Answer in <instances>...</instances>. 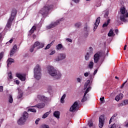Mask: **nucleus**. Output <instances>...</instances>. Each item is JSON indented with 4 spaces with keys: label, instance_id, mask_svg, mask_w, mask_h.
I'll return each instance as SVG.
<instances>
[{
    "label": "nucleus",
    "instance_id": "2",
    "mask_svg": "<svg viewBox=\"0 0 128 128\" xmlns=\"http://www.w3.org/2000/svg\"><path fill=\"white\" fill-rule=\"evenodd\" d=\"M54 6L52 4H47L40 10V13L44 16V18H46V16H48V12H50V10H52Z\"/></svg>",
    "mask_w": 128,
    "mask_h": 128
},
{
    "label": "nucleus",
    "instance_id": "47",
    "mask_svg": "<svg viewBox=\"0 0 128 128\" xmlns=\"http://www.w3.org/2000/svg\"><path fill=\"white\" fill-rule=\"evenodd\" d=\"M52 46H50V44H48L44 48V50H48V48H50V47Z\"/></svg>",
    "mask_w": 128,
    "mask_h": 128
},
{
    "label": "nucleus",
    "instance_id": "8",
    "mask_svg": "<svg viewBox=\"0 0 128 128\" xmlns=\"http://www.w3.org/2000/svg\"><path fill=\"white\" fill-rule=\"evenodd\" d=\"M78 102H75L70 108V110L72 112H74L78 110Z\"/></svg>",
    "mask_w": 128,
    "mask_h": 128
},
{
    "label": "nucleus",
    "instance_id": "17",
    "mask_svg": "<svg viewBox=\"0 0 128 128\" xmlns=\"http://www.w3.org/2000/svg\"><path fill=\"white\" fill-rule=\"evenodd\" d=\"M16 50H18V46H16V45H14L13 46V48H12V50H10V57L12 56H14V54H16Z\"/></svg>",
    "mask_w": 128,
    "mask_h": 128
},
{
    "label": "nucleus",
    "instance_id": "7",
    "mask_svg": "<svg viewBox=\"0 0 128 128\" xmlns=\"http://www.w3.org/2000/svg\"><path fill=\"white\" fill-rule=\"evenodd\" d=\"M66 54L65 53H60L58 54L57 57L55 58L56 62H61L66 60Z\"/></svg>",
    "mask_w": 128,
    "mask_h": 128
},
{
    "label": "nucleus",
    "instance_id": "39",
    "mask_svg": "<svg viewBox=\"0 0 128 128\" xmlns=\"http://www.w3.org/2000/svg\"><path fill=\"white\" fill-rule=\"evenodd\" d=\"M36 112V110L34 108H30L28 110V112Z\"/></svg>",
    "mask_w": 128,
    "mask_h": 128
},
{
    "label": "nucleus",
    "instance_id": "11",
    "mask_svg": "<svg viewBox=\"0 0 128 128\" xmlns=\"http://www.w3.org/2000/svg\"><path fill=\"white\" fill-rule=\"evenodd\" d=\"M90 90H92V87H90V86H89L86 88V92H84V98L81 100L82 102H84L86 101L87 98L86 96V94H88V92H90Z\"/></svg>",
    "mask_w": 128,
    "mask_h": 128
},
{
    "label": "nucleus",
    "instance_id": "16",
    "mask_svg": "<svg viewBox=\"0 0 128 128\" xmlns=\"http://www.w3.org/2000/svg\"><path fill=\"white\" fill-rule=\"evenodd\" d=\"M56 50H66V48L62 46V44H59L56 46Z\"/></svg>",
    "mask_w": 128,
    "mask_h": 128
},
{
    "label": "nucleus",
    "instance_id": "62",
    "mask_svg": "<svg viewBox=\"0 0 128 128\" xmlns=\"http://www.w3.org/2000/svg\"><path fill=\"white\" fill-rule=\"evenodd\" d=\"M126 12V14H125V18H128V12Z\"/></svg>",
    "mask_w": 128,
    "mask_h": 128
},
{
    "label": "nucleus",
    "instance_id": "46",
    "mask_svg": "<svg viewBox=\"0 0 128 128\" xmlns=\"http://www.w3.org/2000/svg\"><path fill=\"white\" fill-rule=\"evenodd\" d=\"M66 42H72V40L70 38H67L66 39Z\"/></svg>",
    "mask_w": 128,
    "mask_h": 128
},
{
    "label": "nucleus",
    "instance_id": "6",
    "mask_svg": "<svg viewBox=\"0 0 128 128\" xmlns=\"http://www.w3.org/2000/svg\"><path fill=\"white\" fill-rule=\"evenodd\" d=\"M62 20H64V18H62L60 20H58L54 22L51 23L50 24L46 26L47 30H50V28H54V26H58V24L60 22H62Z\"/></svg>",
    "mask_w": 128,
    "mask_h": 128
},
{
    "label": "nucleus",
    "instance_id": "10",
    "mask_svg": "<svg viewBox=\"0 0 128 128\" xmlns=\"http://www.w3.org/2000/svg\"><path fill=\"white\" fill-rule=\"evenodd\" d=\"M38 98L41 100V102H50V98H48L44 96L38 95Z\"/></svg>",
    "mask_w": 128,
    "mask_h": 128
},
{
    "label": "nucleus",
    "instance_id": "34",
    "mask_svg": "<svg viewBox=\"0 0 128 128\" xmlns=\"http://www.w3.org/2000/svg\"><path fill=\"white\" fill-rule=\"evenodd\" d=\"M74 26L76 28H80L82 26V22H78L75 24Z\"/></svg>",
    "mask_w": 128,
    "mask_h": 128
},
{
    "label": "nucleus",
    "instance_id": "51",
    "mask_svg": "<svg viewBox=\"0 0 128 128\" xmlns=\"http://www.w3.org/2000/svg\"><path fill=\"white\" fill-rule=\"evenodd\" d=\"M22 94H18V96H17V98H22Z\"/></svg>",
    "mask_w": 128,
    "mask_h": 128
},
{
    "label": "nucleus",
    "instance_id": "22",
    "mask_svg": "<svg viewBox=\"0 0 128 128\" xmlns=\"http://www.w3.org/2000/svg\"><path fill=\"white\" fill-rule=\"evenodd\" d=\"M126 104H128V100H124L123 102L118 104V106H126Z\"/></svg>",
    "mask_w": 128,
    "mask_h": 128
},
{
    "label": "nucleus",
    "instance_id": "12",
    "mask_svg": "<svg viewBox=\"0 0 128 128\" xmlns=\"http://www.w3.org/2000/svg\"><path fill=\"white\" fill-rule=\"evenodd\" d=\"M100 17H98L96 20L95 23L94 25V32H96V30L98 28V24H100Z\"/></svg>",
    "mask_w": 128,
    "mask_h": 128
},
{
    "label": "nucleus",
    "instance_id": "32",
    "mask_svg": "<svg viewBox=\"0 0 128 128\" xmlns=\"http://www.w3.org/2000/svg\"><path fill=\"white\" fill-rule=\"evenodd\" d=\"M110 20L108 19L107 20V22H106L103 24V28H106V26H108V24H110Z\"/></svg>",
    "mask_w": 128,
    "mask_h": 128
},
{
    "label": "nucleus",
    "instance_id": "54",
    "mask_svg": "<svg viewBox=\"0 0 128 128\" xmlns=\"http://www.w3.org/2000/svg\"><path fill=\"white\" fill-rule=\"evenodd\" d=\"M40 119L38 118V119L36 120L35 124H38V122H40Z\"/></svg>",
    "mask_w": 128,
    "mask_h": 128
},
{
    "label": "nucleus",
    "instance_id": "33",
    "mask_svg": "<svg viewBox=\"0 0 128 128\" xmlns=\"http://www.w3.org/2000/svg\"><path fill=\"white\" fill-rule=\"evenodd\" d=\"M8 102L10 104H12V102H14V99L12 98V95L9 96Z\"/></svg>",
    "mask_w": 128,
    "mask_h": 128
},
{
    "label": "nucleus",
    "instance_id": "50",
    "mask_svg": "<svg viewBox=\"0 0 128 128\" xmlns=\"http://www.w3.org/2000/svg\"><path fill=\"white\" fill-rule=\"evenodd\" d=\"M4 58V52L0 53V60Z\"/></svg>",
    "mask_w": 128,
    "mask_h": 128
},
{
    "label": "nucleus",
    "instance_id": "20",
    "mask_svg": "<svg viewBox=\"0 0 128 128\" xmlns=\"http://www.w3.org/2000/svg\"><path fill=\"white\" fill-rule=\"evenodd\" d=\"M94 62H90L88 66V68H90V70H92V68H94Z\"/></svg>",
    "mask_w": 128,
    "mask_h": 128
},
{
    "label": "nucleus",
    "instance_id": "27",
    "mask_svg": "<svg viewBox=\"0 0 128 128\" xmlns=\"http://www.w3.org/2000/svg\"><path fill=\"white\" fill-rule=\"evenodd\" d=\"M90 80H87L86 82L84 84V90H86V88H88V86L90 85Z\"/></svg>",
    "mask_w": 128,
    "mask_h": 128
},
{
    "label": "nucleus",
    "instance_id": "26",
    "mask_svg": "<svg viewBox=\"0 0 128 128\" xmlns=\"http://www.w3.org/2000/svg\"><path fill=\"white\" fill-rule=\"evenodd\" d=\"M7 66H8L12 64V62H14V59L12 58H9L8 60H7Z\"/></svg>",
    "mask_w": 128,
    "mask_h": 128
},
{
    "label": "nucleus",
    "instance_id": "23",
    "mask_svg": "<svg viewBox=\"0 0 128 128\" xmlns=\"http://www.w3.org/2000/svg\"><path fill=\"white\" fill-rule=\"evenodd\" d=\"M60 113L59 111H55L54 112V116H55V118H60Z\"/></svg>",
    "mask_w": 128,
    "mask_h": 128
},
{
    "label": "nucleus",
    "instance_id": "58",
    "mask_svg": "<svg viewBox=\"0 0 128 128\" xmlns=\"http://www.w3.org/2000/svg\"><path fill=\"white\" fill-rule=\"evenodd\" d=\"M128 82V80H126L122 86V88H124V84H126V82Z\"/></svg>",
    "mask_w": 128,
    "mask_h": 128
},
{
    "label": "nucleus",
    "instance_id": "53",
    "mask_svg": "<svg viewBox=\"0 0 128 128\" xmlns=\"http://www.w3.org/2000/svg\"><path fill=\"white\" fill-rule=\"evenodd\" d=\"M56 54V50H52L50 54V56H52V54Z\"/></svg>",
    "mask_w": 128,
    "mask_h": 128
},
{
    "label": "nucleus",
    "instance_id": "44",
    "mask_svg": "<svg viewBox=\"0 0 128 128\" xmlns=\"http://www.w3.org/2000/svg\"><path fill=\"white\" fill-rule=\"evenodd\" d=\"M41 128H50V126L46 124H43V125H42Z\"/></svg>",
    "mask_w": 128,
    "mask_h": 128
},
{
    "label": "nucleus",
    "instance_id": "25",
    "mask_svg": "<svg viewBox=\"0 0 128 128\" xmlns=\"http://www.w3.org/2000/svg\"><path fill=\"white\" fill-rule=\"evenodd\" d=\"M66 94H64L63 96H62L60 102L61 104H64V99L66 98Z\"/></svg>",
    "mask_w": 128,
    "mask_h": 128
},
{
    "label": "nucleus",
    "instance_id": "41",
    "mask_svg": "<svg viewBox=\"0 0 128 128\" xmlns=\"http://www.w3.org/2000/svg\"><path fill=\"white\" fill-rule=\"evenodd\" d=\"M88 124L90 128H92V126H94V124H92V120L88 121Z\"/></svg>",
    "mask_w": 128,
    "mask_h": 128
},
{
    "label": "nucleus",
    "instance_id": "24",
    "mask_svg": "<svg viewBox=\"0 0 128 128\" xmlns=\"http://www.w3.org/2000/svg\"><path fill=\"white\" fill-rule=\"evenodd\" d=\"M108 36H114L116 34L114 33V31H112V29H110L109 32L108 34Z\"/></svg>",
    "mask_w": 128,
    "mask_h": 128
},
{
    "label": "nucleus",
    "instance_id": "61",
    "mask_svg": "<svg viewBox=\"0 0 128 128\" xmlns=\"http://www.w3.org/2000/svg\"><path fill=\"white\" fill-rule=\"evenodd\" d=\"M104 100V97H102L100 98V102H102Z\"/></svg>",
    "mask_w": 128,
    "mask_h": 128
},
{
    "label": "nucleus",
    "instance_id": "21",
    "mask_svg": "<svg viewBox=\"0 0 128 128\" xmlns=\"http://www.w3.org/2000/svg\"><path fill=\"white\" fill-rule=\"evenodd\" d=\"M124 96V94H120L116 96L115 98V100H116V102H118L120 100H122V97Z\"/></svg>",
    "mask_w": 128,
    "mask_h": 128
},
{
    "label": "nucleus",
    "instance_id": "4",
    "mask_svg": "<svg viewBox=\"0 0 128 128\" xmlns=\"http://www.w3.org/2000/svg\"><path fill=\"white\" fill-rule=\"evenodd\" d=\"M28 114L26 112H24L22 115V116L20 118L18 119V120L17 122L19 126H24V124H26V120H28Z\"/></svg>",
    "mask_w": 128,
    "mask_h": 128
},
{
    "label": "nucleus",
    "instance_id": "29",
    "mask_svg": "<svg viewBox=\"0 0 128 128\" xmlns=\"http://www.w3.org/2000/svg\"><path fill=\"white\" fill-rule=\"evenodd\" d=\"M50 111H49L48 112H46V113H45L42 116V118H46L47 116H48L50 115Z\"/></svg>",
    "mask_w": 128,
    "mask_h": 128
},
{
    "label": "nucleus",
    "instance_id": "31",
    "mask_svg": "<svg viewBox=\"0 0 128 128\" xmlns=\"http://www.w3.org/2000/svg\"><path fill=\"white\" fill-rule=\"evenodd\" d=\"M36 30V26H33L32 27V28H31V30H30V34H34V30Z\"/></svg>",
    "mask_w": 128,
    "mask_h": 128
},
{
    "label": "nucleus",
    "instance_id": "30",
    "mask_svg": "<svg viewBox=\"0 0 128 128\" xmlns=\"http://www.w3.org/2000/svg\"><path fill=\"white\" fill-rule=\"evenodd\" d=\"M92 54H90V53L87 52L86 55L85 56V60H90V56Z\"/></svg>",
    "mask_w": 128,
    "mask_h": 128
},
{
    "label": "nucleus",
    "instance_id": "1",
    "mask_svg": "<svg viewBox=\"0 0 128 128\" xmlns=\"http://www.w3.org/2000/svg\"><path fill=\"white\" fill-rule=\"evenodd\" d=\"M48 70L49 74L52 76L54 80H60L62 78V73L58 70H56L52 66H48Z\"/></svg>",
    "mask_w": 128,
    "mask_h": 128
},
{
    "label": "nucleus",
    "instance_id": "13",
    "mask_svg": "<svg viewBox=\"0 0 128 128\" xmlns=\"http://www.w3.org/2000/svg\"><path fill=\"white\" fill-rule=\"evenodd\" d=\"M12 18H9L8 22L6 24V26L5 28L6 30H10V27L12 26Z\"/></svg>",
    "mask_w": 128,
    "mask_h": 128
},
{
    "label": "nucleus",
    "instance_id": "64",
    "mask_svg": "<svg viewBox=\"0 0 128 128\" xmlns=\"http://www.w3.org/2000/svg\"><path fill=\"white\" fill-rule=\"evenodd\" d=\"M124 50H126V45H125L124 48Z\"/></svg>",
    "mask_w": 128,
    "mask_h": 128
},
{
    "label": "nucleus",
    "instance_id": "5",
    "mask_svg": "<svg viewBox=\"0 0 128 128\" xmlns=\"http://www.w3.org/2000/svg\"><path fill=\"white\" fill-rule=\"evenodd\" d=\"M120 12L121 13L120 16V20L124 22H128V20L126 18V12H128V11L126 10L124 7H122L120 9Z\"/></svg>",
    "mask_w": 128,
    "mask_h": 128
},
{
    "label": "nucleus",
    "instance_id": "55",
    "mask_svg": "<svg viewBox=\"0 0 128 128\" xmlns=\"http://www.w3.org/2000/svg\"><path fill=\"white\" fill-rule=\"evenodd\" d=\"M4 90V87L2 86H0V92H2Z\"/></svg>",
    "mask_w": 128,
    "mask_h": 128
},
{
    "label": "nucleus",
    "instance_id": "59",
    "mask_svg": "<svg viewBox=\"0 0 128 128\" xmlns=\"http://www.w3.org/2000/svg\"><path fill=\"white\" fill-rule=\"evenodd\" d=\"M96 72H98V70H97V69H96V70H94V76H96Z\"/></svg>",
    "mask_w": 128,
    "mask_h": 128
},
{
    "label": "nucleus",
    "instance_id": "45",
    "mask_svg": "<svg viewBox=\"0 0 128 128\" xmlns=\"http://www.w3.org/2000/svg\"><path fill=\"white\" fill-rule=\"evenodd\" d=\"M39 47L38 48H44V44L43 43H40V45H39Z\"/></svg>",
    "mask_w": 128,
    "mask_h": 128
},
{
    "label": "nucleus",
    "instance_id": "49",
    "mask_svg": "<svg viewBox=\"0 0 128 128\" xmlns=\"http://www.w3.org/2000/svg\"><path fill=\"white\" fill-rule=\"evenodd\" d=\"M101 4H102V2L99 1V2L96 4V6H98V7L100 6Z\"/></svg>",
    "mask_w": 128,
    "mask_h": 128
},
{
    "label": "nucleus",
    "instance_id": "15",
    "mask_svg": "<svg viewBox=\"0 0 128 128\" xmlns=\"http://www.w3.org/2000/svg\"><path fill=\"white\" fill-rule=\"evenodd\" d=\"M16 10L14 9L12 10L11 12V16L9 18H11V20H14V18H16Z\"/></svg>",
    "mask_w": 128,
    "mask_h": 128
},
{
    "label": "nucleus",
    "instance_id": "52",
    "mask_svg": "<svg viewBox=\"0 0 128 128\" xmlns=\"http://www.w3.org/2000/svg\"><path fill=\"white\" fill-rule=\"evenodd\" d=\"M34 48L35 47H34V46H33L31 47V48H30V52H34Z\"/></svg>",
    "mask_w": 128,
    "mask_h": 128
},
{
    "label": "nucleus",
    "instance_id": "18",
    "mask_svg": "<svg viewBox=\"0 0 128 128\" xmlns=\"http://www.w3.org/2000/svg\"><path fill=\"white\" fill-rule=\"evenodd\" d=\"M46 106V104L44 103H39L37 104H36L35 106H32V108H44V106Z\"/></svg>",
    "mask_w": 128,
    "mask_h": 128
},
{
    "label": "nucleus",
    "instance_id": "42",
    "mask_svg": "<svg viewBox=\"0 0 128 128\" xmlns=\"http://www.w3.org/2000/svg\"><path fill=\"white\" fill-rule=\"evenodd\" d=\"M90 74V72H86L84 73V76H86V78Z\"/></svg>",
    "mask_w": 128,
    "mask_h": 128
},
{
    "label": "nucleus",
    "instance_id": "40",
    "mask_svg": "<svg viewBox=\"0 0 128 128\" xmlns=\"http://www.w3.org/2000/svg\"><path fill=\"white\" fill-rule=\"evenodd\" d=\"M40 43L38 42H36L33 45V46H34V48H36V46H40Z\"/></svg>",
    "mask_w": 128,
    "mask_h": 128
},
{
    "label": "nucleus",
    "instance_id": "38",
    "mask_svg": "<svg viewBox=\"0 0 128 128\" xmlns=\"http://www.w3.org/2000/svg\"><path fill=\"white\" fill-rule=\"evenodd\" d=\"M8 78L10 80H12V72H10L8 74Z\"/></svg>",
    "mask_w": 128,
    "mask_h": 128
},
{
    "label": "nucleus",
    "instance_id": "14",
    "mask_svg": "<svg viewBox=\"0 0 128 128\" xmlns=\"http://www.w3.org/2000/svg\"><path fill=\"white\" fill-rule=\"evenodd\" d=\"M16 76L20 78V80H22V82L26 80V75L24 74L17 73L16 74Z\"/></svg>",
    "mask_w": 128,
    "mask_h": 128
},
{
    "label": "nucleus",
    "instance_id": "43",
    "mask_svg": "<svg viewBox=\"0 0 128 128\" xmlns=\"http://www.w3.org/2000/svg\"><path fill=\"white\" fill-rule=\"evenodd\" d=\"M76 80L77 82H78L79 84H80V82H82V78H76Z\"/></svg>",
    "mask_w": 128,
    "mask_h": 128
},
{
    "label": "nucleus",
    "instance_id": "28",
    "mask_svg": "<svg viewBox=\"0 0 128 128\" xmlns=\"http://www.w3.org/2000/svg\"><path fill=\"white\" fill-rule=\"evenodd\" d=\"M84 30L86 32H90V26H88V24H86L84 26Z\"/></svg>",
    "mask_w": 128,
    "mask_h": 128
},
{
    "label": "nucleus",
    "instance_id": "35",
    "mask_svg": "<svg viewBox=\"0 0 128 128\" xmlns=\"http://www.w3.org/2000/svg\"><path fill=\"white\" fill-rule=\"evenodd\" d=\"M102 14H104V17L106 18L108 16V11H104Z\"/></svg>",
    "mask_w": 128,
    "mask_h": 128
},
{
    "label": "nucleus",
    "instance_id": "36",
    "mask_svg": "<svg viewBox=\"0 0 128 128\" xmlns=\"http://www.w3.org/2000/svg\"><path fill=\"white\" fill-rule=\"evenodd\" d=\"M89 54H92V52H94V48L92 47H90L88 50V52Z\"/></svg>",
    "mask_w": 128,
    "mask_h": 128
},
{
    "label": "nucleus",
    "instance_id": "19",
    "mask_svg": "<svg viewBox=\"0 0 128 128\" xmlns=\"http://www.w3.org/2000/svg\"><path fill=\"white\" fill-rule=\"evenodd\" d=\"M100 54H98V53L94 55V62L95 64H98V60H100Z\"/></svg>",
    "mask_w": 128,
    "mask_h": 128
},
{
    "label": "nucleus",
    "instance_id": "3",
    "mask_svg": "<svg viewBox=\"0 0 128 128\" xmlns=\"http://www.w3.org/2000/svg\"><path fill=\"white\" fill-rule=\"evenodd\" d=\"M34 76L38 80L42 78V69L38 64H37L34 68Z\"/></svg>",
    "mask_w": 128,
    "mask_h": 128
},
{
    "label": "nucleus",
    "instance_id": "37",
    "mask_svg": "<svg viewBox=\"0 0 128 128\" xmlns=\"http://www.w3.org/2000/svg\"><path fill=\"white\" fill-rule=\"evenodd\" d=\"M116 114H114L112 118H110V120L109 122V124H110V122H112V119L113 118H116Z\"/></svg>",
    "mask_w": 128,
    "mask_h": 128
},
{
    "label": "nucleus",
    "instance_id": "57",
    "mask_svg": "<svg viewBox=\"0 0 128 128\" xmlns=\"http://www.w3.org/2000/svg\"><path fill=\"white\" fill-rule=\"evenodd\" d=\"M114 32L116 34H118V30L116 29L114 30Z\"/></svg>",
    "mask_w": 128,
    "mask_h": 128
},
{
    "label": "nucleus",
    "instance_id": "56",
    "mask_svg": "<svg viewBox=\"0 0 128 128\" xmlns=\"http://www.w3.org/2000/svg\"><path fill=\"white\" fill-rule=\"evenodd\" d=\"M74 2H75L76 4H78V2H80V0H72Z\"/></svg>",
    "mask_w": 128,
    "mask_h": 128
},
{
    "label": "nucleus",
    "instance_id": "63",
    "mask_svg": "<svg viewBox=\"0 0 128 128\" xmlns=\"http://www.w3.org/2000/svg\"><path fill=\"white\" fill-rule=\"evenodd\" d=\"M54 41H52V42H51L50 44H50V46H52V44H54Z\"/></svg>",
    "mask_w": 128,
    "mask_h": 128
},
{
    "label": "nucleus",
    "instance_id": "9",
    "mask_svg": "<svg viewBox=\"0 0 128 128\" xmlns=\"http://www.w3.org/2000/svg\"><path fill=\"white\" fill-rule=\"evenodd\" d=\"M104 124V116H100L99 118L98 126L100 128H102Z\"/></svg>",
    "mask_w": 128,
    "mask_h": 128
},
{
    "label": "nucleus",
    "instance_id": "48",
    "mask_svg": "<svg viewBox=\"0 0 128 128\" xmlns=\"http://www.w3.org/2000/svg\"><path fill=\"white\" fill-rule=\"evenodd\" d=\"M13 40H14L12 39L10 40H9V42H7L6 43V46H8V44H12V42Z\"/></svg>",
    "mask_w": 128,
    "mask_h": 128
},
{
    "label": "nucleus",
    "instance_id": "60",
    "mask_svg": "<svg viewBox=\"0 0 128 128\" xmlns=\"http://www.w3.org/2000/svg\"><path fill=\"white\" fill-rule=\"evenodd\" d=\"M16 84H20V80H16Z\"/></svg>",
    "mask_w": 128,
    "mask_h": 128
}]
</instances>
